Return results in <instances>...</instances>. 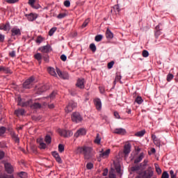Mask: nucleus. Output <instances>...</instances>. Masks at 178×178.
Returning a JSON list of instances; mask_svg holds the SVG:
<instances>
[{"mask_svg": "<svg viewBox=\"0 0 178 178\" xmlns=\"http://www.w3.org/2000/svg\"><path fill=\"white\" fill-rule=\"evenodd\" d=\"M154 166H155L156 173H158L159 175H161L162 173V170L161 169V168H159V165L155 163Z\"/></svg>", "mask_w": 178, "mask_h": 178, "instance_id": "obj_35", "label": "nucleus"}, {"mask_svg": "<svg viewBox=\"0 0 178 178\" xmlns=\"http://www.w3.org/2000/svg\"><path fill=\"white\" fill-rule=\"evenodd\" d=\"M18 176L21 178H26L27 177V173L25 172H21L18 173Z\"/></svg>", "mask_w": 178, "mask_h": 178, "instance_id": "obj_41", "label": "nucleus"}, {"mask_svg": "<svg viewBox=\"0 0 178 178\" xmlns=\"http://www.w3.org/2000/svg\"><path fill=\"white\" fill-rule=\"evenodd\" d=\"M0 178H15L13 175H8L6 174H1Z\"/></svg>", "mask_w": 178, "mask_h": 178, "instance_id": "obj_37", "label": "nucleus"}, {"mask_svg": "<svg viewBox=\"0 0 178 178\" xmlns=\"http://www.w3.org/2000/svg\"><path fill=\"white\" fill-rule=\"evenodd\" d=\"M38 90L39 92H44V91L49 90V85H42L38 88Z\"/></svg>", "mask_w": 178, "mask_h": 178, "instance_id": "obj_18", "label": "nucleus"}, {"mask_svg": "<svg viewBox=\"0 0 178 178\" xmlns=\"http://www.w3.org/2000/svg\"><path fill=\"white\" fill-rule=\"evenodd\" d=\"M26 17H27L28 20L29 22H34V20H35V19H37V17H38V15L35 14V13H30V14H26L25 15Z\"/></svg>", "mask_w": 178, "mask_h": 178, "instance_id": "obj_11", "label": "nucleus"}, {"mask_svg": "<svg viewBox=\"0 0 178 178\" xmlns=\"http://www.w3.org/2000/svg\"><path fill=\"white\" fill-rule=\"evenodd\" d=\"M5 41V35L0 33V42H3Z\"/></svg>", "mask_w": 178, "mask_h": 178, "instance_id": "obj_60", "label": "nucleus"}, {"mask_svg": "<svg viewBox=\"0 0 178 178\" xmlns=\"http://www.w3.org/2000/svg\"><path fill=\"white\" fill-rule=\"evenodd\" d=\"M19 35H22V31H20V29H18L17 27H13L11 29V37H19Z\"/></svg>", "mask_w": 178, "mask_h": 178, "instance_id": "obj_4", "label": "nucleus"}, {"mask_svg": "<svg viewBox=\"0 0 178 178\" xmlns=\"http://www.w3.org/2000/svg\"><path fill=\"white\" fill-rule=\"evenodd\" d=\"M145 134V130H142L136 132L135 134L136 137H143V136Z\"/></svg>", "mask_w": 178, "mask_h": 178, "instance_id": "obj_29", "label": "nucleus"}, {"mask_svg": "<svg viewBox=\"0 0 178 178\" xmlns=\"http://www.w3.org/2000/svg\"><path fill=\"white\" fill-rule=\"evenodd\" d=\"M55 31H56V27L51 28L49 31V35H50V37H52Z\"/></svg>", "mask_w": 178, "mask_h": 178, "instance_id": "obj_38", "label": "nucleus"}, {"mask_svg": "<svg viewBox=\"0 0 178 178\" xmlns=\"http://www.w3.org/2000/svg\"><path fill=\"white\" fill-rule=\"evenodd\" d=\"M17 101H18V105L19 106H22V107L31 106V100H28L26 102H22V98L18 97Z\"/></svg>", "mask_w": 178, "mask_h": 178, "instance_id": "obj_8", "label": "nucleus"}, {"mask_svg": "<svg viewBox=\"0 0 178 178\" xmlns=\"http://www.w3.org/2000/svg\"><path fill=\"white\" fill-rule=\"evenodd\" d=\"M12 138H13V140L15 141V143H19V141L20 140L19 139V137H17V135L16 134H15V132H13L11 134Z\"/></svg>", "mask_w": 178, "mask_h": 178, "instance_id": "obj_34", "label": "nucleus"}, {"mask_svg": "<svg viewBox=\"0 0 178 178\" xmlns=\"http://www.w3.org/2000/svg\"><path fill=\"white\" fill-rule=\"evenodd\" d=\"M76 87H78L79 88H84V79H79L77 80L76 84Z\"/></svg>", "mask_w": 178, "mask_h": 178, "instance_id": "obj_19", "label": "nucleus"}, {"mask_svg": "<svg viewBox=\"0 0 178 178\" xmlns=\"http://www.w3.org/2000/svg\"><path fill=\"white\" fill-rule=\"evenodd\" d=\"M42 58L47 63L49 62V56L48 54H44Z\"/></svg>", "mask_w": 178, "mask_h": 178, "instance_id": "obj_40", "label": "nucleus"}, {"mask_svg": "<svg viewBox=\"0 0 178 178\" xmlns=\"http://www.w3.org/2000/svg\"><path fill=\"white\" fill-rule=\"evenodd\" d=\"M94 143L98 145L101 144V137L99 136V134H97Z\"/></svg>", "mask_w": 178, "mask_h": 178, "instance_id": "obj_31", "label": "nucleus"}, {"mask_svg": "<svg viewBox=\"0 0 178 178\" xmlns=\"http://www.w3.org/2000/svg\"><path fill=\"white\" fill-rule=\"evenodd\" d=\"M0 30H3V31H9L10 30V24L9 22L6 24H0Z\"/></svg>", "mask_w": 178, "mask_h": 178, "instance_id": "obj_13", "label": "nucleus"}, {"mask_svg": "<svg viewBox=\"0 0 178 178\" xmlns=\"http://www.w3.org/2000/svg\"><path fill=\"white\" fill-rule=\"evenodd\" d=\"M64 6H65L66 8L70 7V1L69 0L65 1H64Z\"/></svg>", "mask_w": 178, "mask_h": 178, "instance_id": "obj_55", "label": "nucleus"}, {"mask_svg": "<svg viewBox=\"0 0 178 178\" xmlns=\"http://www.w3.org/2000/svg\"><path fill=\"white\" fill-rule=\"evenodd\" d=\"M6 2H7V3H16L19 2V0H6Z\"/></svg>", "mask_w": 178, "mask_h": 178, "instance_id": "obj_54", "label": "nucleus"}, {"mask_svg": "<svg viewBox=\"0 0 178 178\" xmlns=\"http://www.w3.org/2000/svg\"><path fill=\"white\" fill-rule=\"evenodd\" d=\"M120 80H122V75H120V73H118L116 74V76H115V81H114V83L115 81H120Z\"/></svg>", "mask_w": 178, "mask_h": 178, "instance_id": "obj_47", "label": "nucleus"}, {"mask_svg": "<svg viewBox=\"0 0 178 178\" xmlns=\"http://www.w3.org/2000/svg\"><path fill=\"white\" fill-rule=\"evenodd\" d=\"M88 23H90V19H86L82 24V29H84V27H87V26L88 25Z\"/></svg>", "mask_w": 178, "mask_h": 178, "instance_id": "obj_46", "label": "nucleus"}, {"mask_svg": "<svg viewBox=\"0 0 178 178\" xmlns=\"http://www.w3.org/2000/svg\"><path fill=\"white\" fill-rule=\"evenodd\" d=\"M58 133L62 137H67V132L65 129H60L58 131Z\"/></svg>", "mask_w": 178, "mask_h": 178, "instance_id": "obj_28", "label": "nucleus"}, {"mask_svg": "<svg viewBox=\"0 0 178 178\" xmlns=\"http://www.w3.org/2000/svg\"><path fill=\"white\" fill-rule=\"evenodd\" d=\"M170 175L171 178H176V175L175 174V171H173V170L170 171Z\"/></svg>", "mask_w": 178, "mask_h": 178, "instance_id": "obj_57", "label": "nucleus"}, {"mask_svg": "<svg viewBox=\"0 0 178 178\" xmlns=\"http://www.w3.org/2000/svg\"><path fill=\"white\" fill-rule=\"evenodd\" d=\"M92 168H94V164H92V163H88L86 164V168L88 170H91L92 169Z\"/></svg>", "mask_w": 178, "mask_h": 178, "instance_id": "obj_50", "label": "nucleus"}, {"mask_svg": "<svg viewBox=\"0 0 178 178\" xmlns=\"http://www.w3.org/2000/svg\"><path fill=\"white\" fill-rule=\"evenodd\" d=\"M34 3H35V0H29V5H30L31 8H35Z\"/></svg>", "mask_w": 178, "mask_h": 178, "instance_id": "obj_48", "label": "nucleus"}, {"mask_svg": "<svg viewBox=\"0 0 178 178\" xmlns=\"http://www.w3.org/2000/svg\"><path fill=\"white\" fill-rule=\"evenodd\" d=\"M114 116L115 119H120V115H119V113L118 112H114Z\"/></svg>", "mask_w": 178, "mask_h": 178, "instance_id": "obj_63", "label": "nucleus"}, {"mask_svg": "<svg viewBox=\"0 0 178 178\" xmlns=\"http://www.w3.org/2000/svg\"><path fill=\"white\" fill-rule=\"evenodd\" d=\"M152 138L153 143H154V144H155V145H156L157 147L161 146V140L158 139V138H156V136L152 135Z\"/></svg>", "mask_w": 178, "mask_h": 178, "instance_id": "obj_20", "label": "nucleus"}, {"mask_svg": "<svg viewBox=\"0 0 178 178\" xmlns=\"http://www.w3.org/2000/svg\"><path fill=\"white\" fill-rule=\"evenodd\" d=\"M106 38L108 41H111V40H112V31H111V29H109V28H107L106 29Z\"/></svg>", "mask_w": 178, "mask_h": 178, "instance_id": "obj_23", "label": "nucleus"}, {"mask_svg": "<svg viewBox=\"0 0 178 178\" xmlns=\"http://www.w3.org/2000/svg\"><path fill=\"white\" fill-rule=\"evenodd\" d=\"M37 143H38L40 149H45V148H47V145L44 143L42 139H38Z\"/></svg>", "mask_w": 178, "mask_h": 178, "instance_id": "obj_21", "label": "nucleus"}, {"mask_svg": "<svg viewBox=\"0 0 178 178\" xmlns=\"http://www.w3.org/2000/svg\"><path fill=\"white\" fill-rule=\"evenodd\" d=\"M58 151L59 152L62 153L63 151H65V145L62 144L58 145Z\"/></svg>", "mask_w": 178, "mask_h": 178, "instance_id": "obj_42", "label": "nucleus"}, {"mask_svg": "<svg viewBox=\"0 0 178 178\" xmlns=\"http://www.w3.org/2000/svg\"><path fill=\"white\" fill-rule=\"evenodd\" d=\"M94 104L95 105L96 109H97V111H101L102 108V103L101 102V99L99 98L95 99Z\"/></svg>", "mask_w": 178, "mask_h": 178, "instance_id": "obj_12", "label": "nucleus"}, {"mask_svg": "<svg viewBox=\"0 0 178 178\" xmlns=\"http://www.w3.org/2000/svg\"><path fill=\"white\" fill-rule=\"evenodd\" d=\"M71 119L74 123H80L83 122V117L80 115V113H73L71 115Z\"/></svg>", "mask_w": 178, "mask_h": 178, "instance_id": "obj_3", "label": "nucleus"}, {"mask_svg": "<svg viewBox=\"0 0 178 178\" xmlns=\"http://www.w3.org/2000/svg\"><path fill=\"white\" fill-rule=\"evenodd\" d=\"M102 38H104V36L102 35H97L95 38V41L97 42H99V41L102 40Z\"/></svg>", "mask_w": 178, "mask_h": 178, "instance_id": "obj_36", "label": "nucleus"}, {"mask_svg": "<svg viewBox=\"0 0 178 178\" xmlns=\"http://www.w3.org/2000/svg\"><path fill=\"white\" fill-rule=\"evenodd\" d=\"M6 131V129L3 127H1L0 128V134H5V132Z\"/></svg>", "mask_w": 178, "mask_h": 178, "instance_id": "obj_56", "label": "nucleus"}, {"mask_svg": "<svg viewBox=\"0 0 178 178\" xmlns=\"http://www.w3.org/2000/svg\"><path fill=\"white\" fill-rule=\"evenodd\" d=\"M110 153H111V149H109L106 150L105 152H104V149H102V151L100 152L99 158H103V159L107 158Z\"/></svg>", "mask_w": 178, "mask_h": 178, "instance_id": "obj_14", "label": "nucleus"}, {"mask_svg": "<svg viewBox=\"0 0 178 178\" xmlns=\"http://www.w3.org/2000/svg\"><path fill=\"white\" fill-rule=\"evenodd\" d=\"M9 55L11 56V58H15V56H16V51H12L9 53Z\"/></svg>", "mask_w": 178, "mask_h": 178, "instance_id": "obj_59", "label": "nucleus"}, {"mask_svg": "<svg viewBox=\"0 0 178 178\" xmlns=\"http://www.w3.org/2000/svg\"><path fill=\"white\" fill-rule=\"evenodd\" d=\"M26 113V111H24V109H17L15 111V115H16V116L19 117V116H23V115H24V113Z\"/></svg>", "mask_w": 178, "mask_h": 178, "instance_id": "obj_22", "label": "nucleus"}, {"mask_svg": "<svg viewBox=\"0 0 178 178\" xmlns=\"http://www.w3.org/2000/svg\"><path fill=\"white\" fill-rule=\"evenodd\" d=\"M66 16H67L66 13H60L57 16V18H58V19H64V17H66Z\"/></svg>", "mask_w": 178, "mask_h": 178, "instance_id": "obj_52", "label": "nucleus"}, {"mask_svg": "<svg viewBox=\"0 0 178 178\" xmlns=\"http://www.w3.org/2000/svg\"><path fill=\"white\" fill-rule=\"evenodd\" d=\"M47 70L49 74L56 76V72H55V69L54 67H49Z\"/></svg>", "mask_w": 178, "mask_h": 178, "instance_id": "obj_27", "label": "nucleus"}, {"mask_svg": "<svg viewBox=\"0 0 178 178\" xmlns=\"http://www.w3.org/2000/svg\"><path fill=\"white\" fill-rule=\"evenodd\" d=\"M39 51H40V52H42V54H49V52L52 51V49L51 48V45L47 44L45 46L40 47Z\"/></svg>", "mask_w": 178, "mask_h": 178, "instance_id": "obj_6", "label": "nucleus"}, {"mask_svg": "<svg viewBox=\"0 0 178 178\" xmlns=\"http://www.w3.org/2000/svg\"><path fill=\"white\" fill-rule=\"evenodd\" d=\"M142 55L143 58H148V56H149V53L147 50H143Z\"/></svg>", "mask_w": 178, "mask_h": 178, "instance_id": "obj_44", "label": "nucleus"}, {"mask_svg": "<svg viewBox=\"0 0 178 178\" xmlns=\"http://www.w3.org/2000/svg\"><path fill=\"white\" fill-rule=\"evenodd\" d=\"M76 154H82L84 159H92L95 156V152L92 149L91 147H79L76 149Z\"/></svg>", "mask_w": 178, "mask_h": 178, "instance_id": "obj_1", "label": "nucleus"}, {"mask_svg": "<svg viewBox=\"0 0 178 178\" xmlns=\"http://www.w3.org/2000/svg\"><path fill=\"white\" fill-rule=\"evenodd\" d=\"M175 77V76H173V74H168L167 75V81H172V80H173V78Z\"/></svg>", "mask_w": 178, "mask_h": 178, "instance_id": "obj_45", "label": "nucleus"}, {"mask_svg": "<svg viewBox=\"0 0 178 178\" xmlns=\"http://www.w3.org/2000/svg\"><path fill=\"white\" fill-rule=\"evenodd\" d=\"M42 41H44V38H42V37H41V36H38L35 40V42L37 44H41V42H42Z\"/></svg>", "mask_w": 178, "mask_h": 178, "instance_id": "obj_43", "label": "nucleus"}, {"mask_svg": "<svg viewBox=\"0 0 178 178\" xmlns=\"http://www.w3.org/2000/svg\"><path fill=\"white\" fill-rule=\"evenodd\" d=\"M31 108H32V109H40L41 104L40 103H34L31 106Z\"/></svg>", "mask_w": 178, "mask_h": 178, "instance_id": "obj_33", "label": "nucleus"}, {"mask_svg": "<svg viewBox=\"0 0 178 178\" xmlns=\"http://www.w3.org/2000/svg\"><path fill=\"white\" fill-rule=\"evenodd\" d=\"M57 74L60 77L61 79H63L64 80H67L69 79V74L66 72H62L59 68H56Z\"/></svg>", "mask_w": 178, "mask_h": 178, "instance_id": "obj_7", "label": "nucleus"}, {"mask_svg": "<svg viewBox=\"0 0 178 178\" xmlns=\"http://www.w3.org/2000/svg\"><path fill=\"white\" fill-rule=\"evenodd\" d=\"M60 59L63 60V62H66V59H67V57L65 54H62L60 56Z\"/></svg>", "mask_w": 178, "mask_h": 178, "instance_id": "obj_58", "label": "nucleus"}, {"mask_svg": "<svg viewBox=\"0 0 178 178\" xmlns=\"http://www.w3.org/2000/svg\"><path fill=\"white\" fill-rule=\"evenodd\" d=\"M56 95V92L54 91L53 92H51V94L49 96L48 99H54V98H55V96Z\"/></svg>", "mask_w": 178, "mask_h": 178, "instance_id": "obj_49", "label": "nucleus"}, {"mask_svg": "<svg viewBox=\"0 0 178 178\" xmlns=\"http://www.w3.org/2000/svg\"><path fill=\"white\" fill-rule=\"evenodd\" d=\"M130 151H131V145H130V143H127L124 147V154L125 155H129V154H130Z\"/></svg>", "mask_w": 178, "mask_h": 178, "instance_id": "obj_15", "label": "nucleus"}, {"mask_svg": "<svg viewBox=\"0 0 178 178\" xmlns=\"http://www.w3.org/2000/svg\"><path fill=\"white\" fill-rule=\"evenodd\" d=\"M34 58L39 62V64L41 65V60H42V55H41L40 53H38L34 55Z\"/></svg>", "mask_w": 178, "mask_h": 178, "instance_id": "obj_25", "label": "nucleus"}, {"mask_svg": "<svg viewBox=\"0 0 178 178\" xmlns=\"http://www.w3.org/2000/svg\"><path fill=\"white\" fill-rule=\"evenodd\" d=\"M4 168H5V170L6 172L8 174V175H12L13 172V166L12 165H10V163H6L4 164Z\"/></svg>", "mask_w": 178, "mask_h": 178, "instance_id": "obj_10", "label": "nucleus"}, {"mask_svg": "<svg viewBox=\"0 0 178 178\" xmlns=\"http://www.w3.org/2000/svg\"><path fill=\"white\" fill-rule=\"evenodd\" d=\"M135 102H136V104H138V105H140V104H143V102H144V100H143V97H141L140 96H138L135 99Z\"/></svg>", "mask_w": 178, "mask_h": 178, "instance_id": "obj_32", "label": "nucleus"}, {"mask_svg": "<svg viewBox=\"0 0 178 178\" xmlns=\"http://www.w3.org/2000/svg\"><path fill=\"white\" fill-rule=\"evenodd\" d=\"M0 72L6 73V74H12V71L8 67L0 66Z\"/></svg>", "mask_w": 178, "mask_h": 178, "instance_id": "obj_17", "label": "nucleus"}, {"mask_svg": "<svg viewBox=\"0 0 178 178\" xmlns=\"http://www.w3.org/2000/svg\"><path fill=\"white\" fill-rule=\"evenodd\" d=\"M143 159H144V153H140L139 156L135 159L134 163H138L141 162Z\"/></svg>", "mask_w": 178, "mask_h": 178, "instance_id": "obj_26", "label": "nucleus"}, {"mask_svg": "<svg viewBox=\"0 0 178 178\" xmlns=\"http://www.w3.org/2000/svg\"><path fill=\"white\" fill-rule=\"evenodd\" d=\"M76 106H77L76 103L74 102H70L65 108V112H67V113H69V112H72V111H73V109H74Z\"/></svg>", "mask_w": 178, "mask_h": 178, "instance_id": "obj_5", "label": "nucleus"}, {"mask_svg": "<svg viewBox=\"0 0 178 178\" xmlns=\"http://www.w3.org/2000/svg\"><path fill=\"white\" fill-rule=\"evenodd\" d=\"M87 131H86V129L84 128H81L76 131V132L74 134V137L76 138H79V137L81 136H86Z\"/></svg>", "mask_w": 178, "mask_h": 178, "instance_id": "obj_9", "label": "nucleus"}, {"mask_svg": "<svg viewBox=\"0 0 178 178\" xmlns=\"http://www.w3.org/2000/svg\"><path fill=\"white\" fill-rule=\"evenodd\" d=\"M161 178H169V173H168L166 171H164L162 174Z\"/></svg>", "mask_w": 178, "mask_h": 178, "instance_id": "obj_53", "label": "nucleus"}, {"mask_svg": "<svg viewBox=\"0 0 178 178\" xmlns=\"http://www.w3.org/2000/svg\"><path fill=\"white\" fill-rule=\"evenodd\" d=\"M34 76H31L29 79H26L23 83V88H25L26 90H30V88H33V86H34V81H35Z\"/></svg>", "mask_w": 178, "mask_h": 178, "instance_id": "obj_2", "label": "nucleus"}, {"mask_svg": "<svg viewBox=\"0 0 178 178\" xmlns=\"http://www.w3.org/2000/svg\"><path fill=\"white\" fill-rule=\"evenodd\" d=\"M114 166L115 168V170H116L117 173H118L119 175H121L122 168L120 167V163H114Z\"/></svg>", "mask_w": 178, "mask_h": 178, "instance_id": "obj_24", "label": "nucleus"}, {"mask_svg": "<svg viewBox=\"0 0 178 178\" xmlns=\"http://www.w3.org/2000/svg\"><path fill=\"white\" fill-rule=\"evenodd\" d=\"M51 154H52L54 158H55V159H56L60 156H59V153L57 152H51Z\"/></svg>", "mask_w": 178, "mask_h": 178, "instance_id": "obj_51", "label": "nucleus"}, {"mask_svg": "<svg viewBox=\"0 0 178 178\" xmlns=\"http://www.w3.org/2000/svg\"><path fill=\"white\" fill-rule=\"evenodd\" d=\"M132 170H133L134 172H136V171H137V170H140V166H134V167H133V168H132Z\"/></svg>", "mask_w": 178, "mask_h": 178, "instance_id": "obj_64", "label": "nucleus"}, {"mask_svg": "<svg viewBox=\"0 0 178 178\" xmlns=\"http://www.w3.org/2000/svg\"><path fill=\"white\" fill-rule=\"evenodd\" d=\"M108 168L104 169V171H103L102 175L103 176H108Z\"/></svg>", "mask_w": 178, "mask_h": 178, "instance_id": "obj_61", "label": "nucleus"}, {"mask_svg": "<svg viewBox=\"0 0 178 178\" xmlns=\"http://www.w3.org/2000/svg\"><path fill=\"white\" fill-rule=\"evenodd\" d=\"M90 49L92 52H95L97 51V47L95 46V44L94 43L90 44Z\"/></svg>", "mask_w": 178, "mask_h": 178, "instance_id": "obj_39", "label": "nucleus"}, {"mask_svg": "<svg viewBox=\"0 0 178 178\" xmlns=\"http://www.w3.org/2000/svg\"><path fill=\"white\" fill-rule=\"evenodd\" d=\"M113 133H115V134H120V136H124V134H126V129L123 128L115 129Z\"/></svg>", "mask_w": 178, "mask_h": 178, "instance_id": "obj_16", "label": "nucleus"}, {"mask_svg": "<svg viewBox=\"0 0 178 178\" xmlns=\"http://www.w3.org/2000/svg\"><path fill=\"white\" fill-rule=\"evenodd\" d=\"M99 90L101 94H104V92H105V88L102 86L99 87Z\"/></svg>", "mask_w": 178, "mask_h": 178, "instance_id": "obj_62", "label": "nucleus"}, {"mask_svg": "<svg viewBox=\"0 0 178 178\" xmlns=\"http://www.w3.org/2000/svg\"><path fill=\"white\" fill-rule=\"evenodd\" d=\"M44 141L45 143H47V144H51V143L52 142V138H51V136L49 135H46L44 138Z\"/></svg>", "mask_w": 178, "mask_h": 178, "instance_id": "obj_30", "label": "nucleus"}]
</instances>
